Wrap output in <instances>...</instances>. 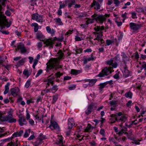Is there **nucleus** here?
<instances>
[{
    "mask_svg": "<svg viewBox=\"0 0 146 146\" xmlns=\"http://www.w3.org/2000/svg\"><path fill=\"white\" fill-rule=\"evenodd\" d=\"M120 62V58L118 54L116 55L113 58L106 61V63L107 64L109 65L110 66L105 68L96 77H104L111 74L114 71L113 68H117L118 66V64Z\"/></svg>",
    "mask_w": 146,
    "mask_h": 146,
    "instance_id": "nucleus-1",
    "label": "nucleus"
},
{
    "mask_svg": "<svg viewBox=\"0 0 146 146\" xmlns=\"http://www.w3.org/2000/svg\"><path fill=\"white\" fill-rule=\"evenodd\" d=\"M36 39L43 42L44 44H45L47 46H49L50 48H53L54 42L58 40L56 37L54 38L51 40H46L45 36L43 35L42 33L39 32H38L36 33Z\"/></svg>",
    "mask_w": 146,
    "mask_h": 146,
    "instance_id": "nucleus-2",
    "label": "nucleus"
},
{
    "mask_svg": "<svg viewBox=\"0 0 146 146\" xmlns=\"http://www.w3.org/2000/svg\"><path fill=\"white\" fill-rule=\"evenodd\" d=\"M2 0L5 1L7 0ZM1 5L4 6H5V3L3 2L1 3V30L5 29L6 26L7 28H9L11 24V22L8 23L6 19V17L3 14V12L2 11V8Z\"/></svg>",
    "mask_w": 146,
    "mask_h": 146,
    "instance_id": "nucleus-3",
    "label": "nucleus"
},
{
    "mask_svg": "<svg viewBox=\"0 0 146 146\" xmlns=\"http://www.w3.org/2000/svg\"><path fill=\"white\" fill-rule=\"evenodd\" d=\"M109 15L108 14H105L104 15H98L96 14H94L92 16V19H88L86 22L88 25L89 24L94 23L95 21L98 23H102L103 22L106 20V17L109 16Z\"/></svg>",
    "mask_w": 146,
    "mask_h": 146,
    "instance_id": "nucleus-4",
    "label": "nucleus"
},
{
    "mask_svg": "<svg viewBox=\"0 0 146 146\" xmlns=\"http://www.w3.org/2000/svg\"><path fill=\"white\" fill-rule=\"evenodd\" d=\"M59 61L57 58H52L50 59L46 63L47 66L46 70L48 72L51 69L54 68L55 70L58 68Z\"/></svg>",
    "mask_w": 146,
    "mask_h": 146,
    "instance_id": "nucleus-5",
    "label": "nucleus"
},
{
    "mask_svg": "<svg viewBox=\"0 0 146 146\" xmlns=\"http://www.w3.org/2000/svg\"><path fill=\"white\" fill-rule=\"evenodd\" d=\"M13 113L10 110L8 112L7 115L4 117L2 116L3 114H5V113H3L1 111V121H7L9 123H15L16 121V119L13 117Z\"/></svg>",
    "mask_w": 146,
    "mask_h": 146,
    "instance_id": "nucleus-6",
    "label": "nucleus"
},
{
    "mask_svg": "<svg viewBox=\"0 0 146 146\" xmlns=\"http://www.w3.org/2000/svg\"><path fill=\"white\" fill-rule=\"evenodd\" d=\"M109 117L111 118L110 119V120L111 123H115L116 121L121 122V124L119 125L121 127L122 126V124L124 123L127 120V117L124 115L120 117H117L116 114H112L110 115Z\"/></svg>",
    "mask_w": 146,
    "mask_h": 146,
    "instance_id": "nucleus-7",
    "label": "nucleus"
},
{
    "mask_svg": "<svg viewBox=\"0 0 146 146\" xmlns=\"http://www.w3.org/2000/svg\"><path fill=\"white\" fill-rule=\"evenodd\" d=\"M32 19L42 24L43 22V15H39L38 13L33 14L32 15Z\"/></svg>",
    "mask_w": 146,
    "mask_h": 146,
    "instance_id": "nucleus-8",
    "label": "nucleus"
},
{
    "mask_svg": "<svg viewBox=\"0 0 146 146\" xmlns=\"http://www.w3.org/2000/svg\"><path fill=\"white\" fill-rule=\"evenodd\" d=\"M121 67L123 78H126L128 77L130 75V74L129 71L128 70L127 65H121Z\"/></svg>",
    "mask_w": 146,
    "mask_h": 146,
    "instance_id": "nucleus-9",
    "label": "nucleus"
},
{
    "mask_svg": "<svg viewBox=\"0 0 146 146\" xmlns=\"http://www.w3.org/2000/svg\"><path fill=\"white\" fill-rule=\"evenodd\" d=\"M95 35L96 38L94 39V40H97L98 42H100L101 44L104 43V41L102 38L103 35L102 33H96Z\"/></svg>",
    "mask_w": 146,
    "mask_h": 146,
    "instance_id": "nucleus-10",
    "label": "nucleus"
},
{
    "mask_svg": "<svg viewBox=\"0 0 146 146\" xmlns=\"http://www.w3.org/2000/svg\"><path fill=\"white\" fill-rule=\"evenodd\" d=\"M19 119L18 121L19 124L21 126L24 125H26L27 122L26 121L24 116L22 115H20L19 116Z\"/></svg>",
    "mask_w": 146,
    "mask_h": 146,
    "instance_id": "nucleus-11",
    "label": "nucleus"
},
{
    "mask_svg": "<svg viewBox=\"0 0 146 146\" xmlns=\"http://www.w3.org/2000/svg\"><path fill=\"white\" fill-rule=\"evenodd\" d=\"M50 124L49 127L52 130H56L59 131L60 129L59 126L57 123L55 121H52L51 120L50 121Z\"/></svg>",
    "mask_w": 146,
    "mask_h": 146,
    "instance_id": "nucleus-12",
    "label": "nucleus"
},
{
    "mask_svg": "<svg viewBox=\"0 0 146 146\" xmlns=\"http://www.w3.org/2000/svg\"><path fill=\"white\" fill-rule=\"evenodd\" d=\"M94 107L95 109L94 104L93 102H92L88 106L87 109L85 111V113L88 115L90 114L92 110H94Z\"/></svg>",
    "mask_w": 146,
    "mask_h": 146,
    "instance_id": "nucleus-13",
    "label": "nucleus"
},
{
    "mask_svg": "<svg viewBox=\"0 0 146 146\" xmlns=\"http://www.w3.org/2000/svg\"><path fill=\"white\" fill-rule=\"evenodd\" d=\"M101 5L99 2L94 0L93 3L91 4V7L93 8L94 9L98 11L100 9Z\"/></svg>",
    "mask_w": 146,
    "mask_h": 146,
    "instance_id": "nucleus-14",
    "label": "nucleus"
},
{
    "mask_svg": "<svg viewBox=\"0 0 146 146\" xmlns=\"http://www.w3.org/2000/svg\"><path fill=\"white\" fill-rule=\"evenodd\" d=\"M130 28L133 30L136 31L140 29L141 26L139 24H136L135 23L131 22L130 23Z\"/></svg>",
    "mask_w": 146,
    "mask_h": 146,
    "instance_id": "nucleus-15",
    "label": "nucleus"
},
{
    "mask_svg": "<svg viewBox=\"0 0 146 146\" xmlns=\"http://www.w3.org/2000/svg\"><path fill=\"white\" fill-rule=\"evenodd\" d=\"M121 55L122 57V61L124 63L122 65H126V62L129 60V57L127 56L125 53L123 52L121 53Z\"/></svg>",
    "mask_w": 146,
    "mask_h": 146,
    "instance_id": "nucleus-16",
    "label": "nucleus"
},
{
    "mask_svg": "<svg viewBox=\"0 0 146 146\" xmlns=\"http://www.w3.org/2000/svg\"><path fill=\"white\" fill-rule=\"evenodd\" d=\"M97 80L96 79H85L83 80L84 83L88 82V84L90 86H93L96 82Z\"/></svg>",
    "mask_w": 146,
    "mask_h": 146,
    "instance_id": "nucleus-17",
    "label": "nucleus"
},
{
    "mask_svg": "<svg viewBox=\"0 0 146 146\" xmlns=\"http://www.w3.org/2000/svg\"><path fill=\"white\" fill-rule=\"evenodd\" d=\"M17 50H20L22 53H25L27 52V50L23 44H20L17 46Z\"/></svg>",
    "mask_w": 146,
    "mask_h": 146,
    "instance_id": "nucleus-18",
    "label": "nucleus"
},
{
    "mask_svg": "<svg viewBox=\"0 0 146 146\" xmlns=\"http://www.w3.org/2000/svg\"><path fill=\"white\" fill-rule=\"evenodd\" d=\"M65 2L68 8H71L72 5L76 3L75 0H65Z\"/></svg>",
    "mask_w": 146,
    "mask_h": 146,
    "instance_id": "nucleus-19",
    "label": "nucleus"
},
{
    "mask_svg": "<svg viewBox=\"0 0 146 146\" xmlns=\"http://www.w3.org/2000/svg\"><path fill=\"white\" fill-rule=\"evenodd\" d=\"M75 123L74 119L72 118L69 119L68 120V128L69 130H71L72 127L74 126Z\"/></svg>",
    "mask_w": 146,
    "mask_h": 146,
    "instance_id": "nucleus-20",
    "label": "nucleus"
},
{
    "mask_svg": "<svg viewBox=\"0 0 146 146\" xmlns=\"http://www.w3.org/2000/svg\"><path fill=\"white\" fill-rule=\"evenodd\" d=\"M5 58L4 59L2 60V57H1V65H2L4 66L7 70H9V66L6 64V62L7 61L6 57L5 56Z\"/></svg>",
    "mask_w": 146,
    "mask_h": 146,
    "instance_id": "nucleus-21",
    "label": "nucleus"
},
{
    "mask_svg": "<svg viewBox=\"0 0 146 146\" xmlns=\"http://www.w3.org/2000/svg\"><path fill=\"white\" fill-rule=\"evenodd\" d=\"M111 81H106L105 82L101 83L99 85V89L100 90H102L108 84H111Z\"/></svg>",
    "mask_w": 146,
    "mask_h": 146,
    "instance_id": "nucleus-22",
    "label": "nucleus"
},
{
    "mask_svg": "<svg viewBox=\"0 0 146 146\" xmlns=\"http://www.w3.org/2000/svg\"><path fill=\"white\" fill-rule=\"evenodd\" d=\"M46 29L47 33H50L52 36H53L54 35L55 31L54 29H51L49 26L46 27Z\"/></svg>",
    "mask_w": 146,
    "mask_h": 146,
    "instance_id": "nucleus-23",
    "label": "nucleus"
},
{
    "mask_svg": "<svg viewBox=\"0 0 146 146\" xmlns=\"http://www.w3.org/2000/svg\"><path fill=\"white\" fill-rule=\"evenodd\" d=\"M40 55L38 54L37 55L36 58L34 60V62L33 65L32 67L34 69L35 68V66L37 64L38 60L40 58Z\"/></svg>",
    "mask_w": 146,
    "mask_h": 146,
    "instance_id": "nucleus-24",
    "label": "nucleus"
},
{
    "mask_svg": "<svg viewBox=\"0 0 146 146\" xmlns=\"http://www.w3.org/2000/svg\"><path fill=\"white\" fill-rule=\"evenodd\" d=\"M23 133V130H21L20 131L14 133L12 135L14 137H21Z\"/></svg>",
    "mask_w": 146,
    "mask_h": 146,
    "instance_id": "nucleus-25",
    "label": "nucleus"
},
{
    "mask_svg": "<svg viewBox=\"0 0 146 146\" xmlns=\"http://www.w3.org/2000/svg\"><path fill=\"white\" fill-rule=\"evenodd\" d=\"M56 24L59 26H62L63 23L62 22L61 19L59 18H56L54 19Z\"/></svg>",
    "mask_w": 146,
    "mask_h": 146,
    "instance_id": "nucleus-26",
    "label": "nucleus"
},
{
    "mask_svg": "<svg viewBox=\"0 0 146 146\" xmlns=\"http://www.w3.org/2000/svg\"><path fill=\"white\" fill-rule=\"evenodd\" d=\"M58 4L59 5V9H64L65 7L67 5L65 2V0L62 1H60L59 2Z\"/></svg>",
    "mask_w": 146,
    "mask_h": 146,
    "instance_id": "nucleus-27",
    "label": "nucleus"
},
{
    "mask_svg": "<svg viewBox=\"0 0 146 146\" xmlns=\"http://www.w3.org/2000/svg\"><path fill=\"white\" fill-rule=\"evenodd\" d=\"M121 127L122 128L121 131L117 133V134H118L119 136H122L125 131H127V128L125 126L123 127L122 126Z\"/></svg>",
    "mask_w": 146,
    "mask_h": 146,
    "instance_id": "nucleus-28",
    "label": "nucleus"
},
{
    "mask_svg": "<svg viewBox=\"0 0 146 146\" xmlns=\"http://www.w3.org/2000/svg\"><path fill=\"white\" fill-rule=\"evenodd\" d=\"M54 80V78L53 77H51L45 80V82L49 86L50 84L52 85Z\"/></svg>",
    "mask_w": 146,
    "mask_h": 146,
    "instance_id": "nucleus-29",
    "label": "nucleus"
},
{
    "mask_svg": "<svg viewBox=\"0 0 146 146\" xmlns=\"http://www.w3.org/2000/svg\"><path fill=\"white\" fill-rule=\"evenodd\" d=\"M93 129V127L91 124H88L86 128L85 129V131L88 132H91Z\"/></svg>",
    "mask_w": 146,
    "mask_h": 146,
    "instance_id": "nucleus-30",
    "label": "nucleus"
},
{
    "mask_svg": "<svg viewBox=\"0 0 146 146\" xmlns=\"http://www.w3.org/2000/svg\"><path fill=\"white\" fill-rule=\"evenodd\" d=\"M81 72H82L81 70H76L74 69H72L71 72V74L75 75H76Z\"/></svg>",
    "mask_w": 146,
    "mask_h": 146,
    "instance_id": "nucleus-31",
    "label": "nucleus"
},
{
    "mask_svg": "<svg viewBox=\"0 0 146 146\" xmlns=\"http://www.w3.org/2000/svg\"><path fill=\"white\" fill-rule=\"evenodd\" d=\"M32 27H34V31L36 32L39 29V26L38 24L36 23H32L31 25Z\"/></svg>",
    "mask_w": 146,
    "mask_h": 146,
    "instance_id": "nucleus-32",
    "label": "nucleus"
},
{
    "mask_svg": "<svg viewBox=\"0 0 146 146\" xmlns=\"http://www.w3.org/2000/svg\"><path fill=\"white\" fill-rule=\"evenodd\" d=\"M63 138L61 137L59 138V140L57 141L56 143L58 145V146H64L63 145Z\"/></svg>",
    "mask_w": 146,
    "mask_h": 146,
    "instance_id": "nucleus-33",
    "label": "nucleus"
},
{
    "mask_svg": "<svg viewBox=\"0 0 146 146\" xmlns=\"http://www.w3.org/2000/svg\"><path fill=\"white\" fill-rule=\"evenodd\" d=\"M57 56H58L59 59H62L64 56V54L60 50H59L57 54Z\"/></svg>",
    "mask_w": 146,
    "mask_h": 146,
    "instance_id": "nucleus-34",
    "label": "nucleus"
},
{
    "mask_svg": "<svg viewBox=\"0 0 146 146\" xmlns=\"http://www.w3.org/2000/svg\"><path fill=\"white\" fill-rule=\"evenodd\" d=\"M58 95L56 94L53 96V99L52 102V104H54L58 99Z\"/></svg>",
    "mask_w": 146,
    "mask_h": 146,
    "instance_id": "nucleus-35",
    "label": "nucleus"
},
{
    "mask_svg": "<svg viewBox=\"0 0 146 146\" xmlns=\"http://www.w3.org/2000/svg\"><path fill=\"white\" fill-rule=\"evenodd\" d=\"M46 138V136L42 133L40 134L38 138V139L41 142L42 140L45 139Z\"/></svg>",
    "mask_w": 146,
    "mask_h": 146,
    "instance_id": "nucleus-36",
    "label": "nucleus"
},
{
    "mask_svg": "<svg viewBox=\"0 0 146 146\" xmlns=\"http://www.w3.org/2000/svg\"><path fill=\"white\" fill-rule=\"evenodd\" d=\"M30 132V129H29L28 130H26L23 136L24 137V138H27L28 137L29 135Z\"/></svg>",
    "mask_w": 146,
    "mask_h": 146,
    "instance_id": "nucleus-37",
    "label": "nucleus"
},
{
    "mask_svg": "<svg viewBox=\"0 0 146 146\" xmlns=\"http://www.w3.org/2000/svg\"><path fill=\"white\" fill-rule=\"evenodd\" d=\"M25 62L24 60L22 59L19 60L18 62L17 63L16 66L17 67H19L21 65L23 64Z\"/></svg>",
    "mask_w": 146,
    "mask_h": 146,
    "instance_id": "nucleus-38",
    "label": "nucleus"
},
{
    "mask_svg": "<svg viewBox=\"0 0 146 146\" xmlns=\"http://www.w3.org/2000/svg\"><path fill=\"white\" fill-rule=\"evenodd\" d=\"M104 27L103 26H102L101 27L97 26L95 28V30L97 31H100L104 30Z\"/></svg>",
    "mask_w": 146,
    "mask_h": 146,
    "instance_id": "nucleus-39",
    "label": "nucleus"
},
{
    "mask_svg": "<svg viewBox=\"0 0 146 146\" xmlns=\"http://www.w3.org/2000/svg\"><path fill=\"white\" fill-rule=\"evenodd\" d=\"M110 104L111 106H113V107H115L116 105L117 104V102L115 100H112L110 102Z\"/></svg>",
    "mask_w": 146,
    "mask_h": 146,
    "instance_id": "nucleus-40",
    "label": "nucleus"
},
{
    "mask_svg": "<svg viewBox=\"0 0 146 146\" xmlns=\"http://www.w3.org/2000/svg\"><path fill=\"white\" fill-rule=\"evenodd\" d=\"M125 96L126 98H129L131 99L132 97V94L131 92H127L125 94Z\"/></svg>",
    "mask_w": 146,
    "mask_h": 146,
    "instance_id": "nucleus-41",
    "label": "nucleus"
},
{
    "mask_svg": "<svg viewBox=\"0 0 146 146\" xmlns=\"http://www.w3.org/2000/svg\"><path fill=\"white\" fill-rule=\"evenodd\" d=\"M23 74L25 76H27V77L30 75V74L28 70L25 69L23 72Z\"/></svg>",
    "mask_w": 146,
    "mask_h": 146,
    "instance_id": "nucleus-42",
    "label": "nucleus"
},
{
    "mask_svg": "<svg viewBox=\"0 0 146 146\" xmlns=\"http://www.w3.org/2000/svg\"><path fill=\"white\" fill-rule=\"evenodd\" d=\"M115 137L114 138L113 137H110L109 139L110 142H112L114 144H117V143L115 141Z\"/></svg>",
    "mask_w": 146,
    "mask_h": 146,
    "instance_id": "nucleus-43",
    "label": "nucleus"
},
{
    "mask_svg": "<svg viewBox=\"0 0 146 146\" xmlns=\"http://www.w3.org/2000/svg\"><path fill=\"white\" fill-rule=\"evenodd\" d=\"M96 57L94 56L93 55V54H92L91 55V57H89L88 58H87V60L88 61H93L95 60L96 59Z\"/></svg>",
    "mask_w": 146,
    "mask_h": 146,
    "instance_id": "nucleus-44",
    "label": "nucleus"
},
{
    "mask_svg": "<svg viewBox=\"0 0 146 146\" xmlns=\"http://www.w3.org/2000/svg\"><path fill=\"white\" fill-rule=\"evenodd\" d=\"M113 42V41L109 39H107L106 40V46H108L111 44Z\"/></svg>",
    "mask_w": 146,
    "mask_h": 146,
    "instance_id": "nucleus-45",
    "label": "nucleus"
},
{
    "mask_svg": "<svg viewBox=\"0 0 146 146\" xmlns=\"http://www.w3.org/2000/svg\"><path fill=\"white\" fill-rule=\"evenodd\" d=\"M130 13L131 15V17L133 19H136L137 18L135 12L133 11L131 12Z\"/></svg>",
    "mask_w": 146,
    "mask_h": 146,
    "instance_id": "nucleus-46",
    "label": "nucleus"
},
{
    "mask_svg": "<svg viewBox=\"0 0 146 146\" xmlns=\"http://www.w3.org/2000/svg\"><path fill=\"white\" fill-rule=\"evenodd\" d=\"M42 142L39 140H37L34 143V146H38L39 145H40Z\"/></svg>",
    "mask_w": 146,
    "mask_h": 146,
    "instance_id": "nucleus-47",
    "label": "nucleus"
},
{
    "mask_svg": "<svg viewBox=\"0 0 146 146\" xmlns=\"http://www.w3.org/2000/svg\"><path fill=\"white\" fill-rule=\"evenodd\" d=\"M43 72V71L41 69L39 70L37 72L36 75H35V77L37 78Z\"/></svg>",
    "mask_w": 146,
    "mask_h": 146,
    "instance_id": "nucleus-48",
    "label": "nucleus"
},
{
    "mask_svg": "<svg viewBox=\"0 0 146 146\" xmlns=\"http://www.w3.org/2000/svg\"><path fill=\"white\" fill-rule=\"evenodd\" d=\"M131 4V3L129 2H127V3L124 4V6L122 7V9H125L127 8V6H129Z\"/></svg>",
    "mask_w": 146,
    "mask_h": 146,
    "instance_id": "nucleus-49",
    "label": "nucleus"
},
{
    "mask_svg": "<svg viewBox=\"0 0 146 146\" xmlns=\"http://www.w3.org/2000/svg\"><path fill=\"white\" fill-rule=\"evenodd\" d=\"M76 87V85L75 84L71 85L68 87V89L70 90H74Z\"/></svg>",
    "mask_w": 146,
    "mask_h": 146,
    "instance_id": "nucleus-50",
    "label": "nucleus"
},
{
    "mask_svg": "<svg viewBox=\"0 0 146 146\" xmlns=\"http://www.w3.org/2000/svg\"><path fill=\"white\" fill-rule=\"evenodd\" d=\"M13 146H19V145H20V143L17 140L15 142H13Z\"/></svg>",
    "mask_w": 146,
    "mask_h": 146,
    "instance_id": "nucleus-51",
    "label": "nucleus"
},
{
    "mask_svg": "<svg viewBox=\"0 0 146 146\" xmlns=\"http://www.w3.org/2000/svg\"><path fill=\"white\" fill-rule=\"evenodd\" d=\"M10 85L9 83H7L5 86V90L4 91H9V86Z\"/></svg>",
    "mask_w": 146,
    "mask_h": 146,
    "instance_id": "nucleus-52",
    "label": "nucleus"
},
{
    "mask_svg": "<svg viewBox=\"0 0 146 146\" xmlns=\"http://www.w3.org/2000/svg\"><path fill=\"white\" fill-rule=\"evenodd\" d=\"M100 133L103 137L105 136V131L103 129H100Z\"/></svg>",
    "mask_w": 146,
    "mask_h": 146,
    "instance_id": "nucleus-53",
    "label": "nucleus"
},
{
    "mask_svg": "<svg viewBox=\"0 0 146 146\" xmlns=\"http://www.w3.org/2000/svg\"><path fill=\"white\" fill-rule=\"evenodd\" d=\"M31 85V81L30 80H28L26 82L25 85V87L28 88Z\"/></svg>",
    "mask_w": 146,
    "mask_h": 146,
    "instance_id": "nucleus-54",
    "label": "nucleus"
},
{
    "mask_svg": "<svg viewBox=\"0 0 146 146\" xmlns=\"http://www.w3.org/2000/svg\"><path fill=\"white\" fill-rule=\"evenodd\" d=\"M75 39L76 41H80L83 40L82 38L79 37L77 35L75 36Z\"/></svg>",
    "mask_w": 146,
    "mask_h": 146,
    "instance_id": "nucleus-55",
    "label": "nucleus"
},
{
    "mask_svg": "<svg viewBox=\"0 0 146 146\" xmlns=\"http://www.w3.org/2000/svg\"><path fill=\"white\" fill-rule=\"evenodd\" d=\"M34 102V101L33 100L32 98L29 100H27L26 102L27 104L28 105L30 103H33Z\"/></svg>",
    "mask_w": 146,
    "mask_h": 146,
    "instance_id": "nucleus-56",
    "label": "nucleus"
},
{
    "mask_svg": "<svg viewBox=\"0 0 146 146\" xmlns=\"http://www.w3.org/2000/svg\"><path fill=\"white\" fill-rule=\"evenodd\" d=\"M114 1V3L116 7H118L120 3V1L118 0H113Z\"/></svg>",
    "mask_w": 146,
    "mask_h": 146,
    "instance_id": "nucleus-57",
    "label": "nucleus"
},
{
    "mask_svg": "<svg viewBox=\"0 0 146 146\" xmlns=\"http://www.w3.org/2000/svg\"><path fill=\"white\" fill-rule=\"evenodd\" d=\"M92 49L90 48H88L84 50V52L85 53L86 52L90 53L92 51Z\"/></svg>",
    "mask_w": 146,
    "mask_h": 146,
    "instance_id": "nucleus-58",
    "label": "nucleus"
},
{
    "mask_svg": "<svg viewBox=\"0 0 146 146\" xmlns=\"http://www.w3.org/2000/svg\"><path fill=\"white\" fill-rule=\"evenodd\" d=\"M12 140V138L11 137L8 138L7 139H5L1 140V141H3V142H7V141H10Z\"/></svg>",
    "mask_w": 146,
    "mask_h": 146,
    "instance_id": "nucleus-59",
    "label": "nucleus"
},
{
    "mask_svg": "<svg viewBox=\"0 0 146 146\" xmlns=\"http://www.w3.org/2000/svg\"><path fill=\"white\" fill-rule=\"evenodd\" d=\"M42 97H41V96H38L36 100V102L38 103L40 102H41L42 100Z\"/></svg>",
    "mask_w": 146,
    "mask_h": 146,
    "instance_id": "nucleus-60",
    "label": "nucleus"
},
{
    "mask_svg": "<svg viewBox=\"0 0 146 146\" xmlns=\"http://www.w3.org/2000/svg\"><path fill=\"white\" fill-rule=\"evenodd\" d=\"M127 13L126 12H125L123 14H122L121 15V17L123 18V21H124L126 18H127Z\"/></svg>",
    "mask_w": 146,
    "mask_h": 146,
    "instance_id": "nucleus-61",
    "label": "nucleus"
},
{
    "mask_svg": "<svg viewBox=\"0 0 146 146\" xmlns=\"http://www.w3.org/2000/svg\"><path fill=\"white\" fill-rule=\"evenodd\" d=\"M19 89L18 87H15L11 89L10 91H19Z\"/></svg>",
    "mask_w": 146,
    "mask_h": 146,
    "instance_id": "nucleus-62",
    "label": "nucleus"
},
{
    "mask_svg": "<svg viewBox=\"0 0 146 146\" xmlns=\"http://www.w3.org/2000/svg\"><path fill=\"white\" fill-rule=\"evenodd\" d=\"M37 48H40L42 46V42H38L37 44Z\"/></svg>",
    "mask_w": 146,
    "mask_h": 146,
    "instance_id": "nucleus-63",
    "label": "nucleus"
},
{
    "mask_svg": "<svg viewBox=\"0 0 146 146\" xmlns=\"http://www.w3.org/2000/svg\"><path fill=\"white\" fill-rule=\"evenodd\" d=\"M143 69H144V70H146V63L145 62L142 65V67L141 69L142 70Z\"/></svg>",
    "mask_w": 146,
    "mask_h": 146,
    "instance_id": "nucleus-64",
    "label": "nucleus"
}]
</instances>
